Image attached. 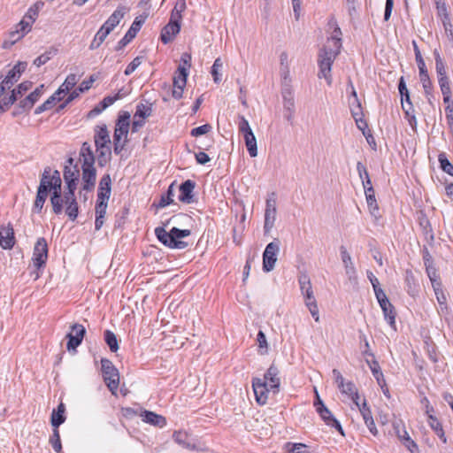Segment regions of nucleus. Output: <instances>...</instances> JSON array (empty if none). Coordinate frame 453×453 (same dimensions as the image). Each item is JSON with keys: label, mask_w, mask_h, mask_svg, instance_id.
Masks as SVG:
<instances>
[{"label": "nucleus", "mask_w": 453, "mask_h": 453, "mask_svg": "<svg viewBox=\"0 0 453 453\" xmlns=\"http://www.w3.org/2000/svg\"><path fill=\"white\" fill-rule=\"evenodd\" d=\"M279 375V368L274 364H272L265 373L264 379L254 378L252 380V388L258 404L264 405L267 403L269 393L267 383L270 384V388L273 393L279 392L280 385Z\"/></svg>", "instance_id": "f257e3e1"}, {"label": "nucleus", "mask_w": 453, "mask_h": 453, "mask_svg": "<svg viewBox=\"0 0 453 453\" xmlns=\"http://www.w3.org/2000/svg\"><path fill=\"white\" fill-rule=\"evenodd\" d=\"M44 187V191L51 192L50 203L55 214L61 213V187L62 180L60 173L58 170L52 171L50 166H46L41 176L38 188Z\"/></svg>", "instance_id": "f03ea898"}, {"label": "nucleus", "mask_w": 453, "mask_h": 453, "mask_svg": "<svg viewBox=\"0 0 453 453\" xmlns=\"http://www.w3.org/2000/svg\"><path fill=\"white\" fill-rule=\"evenodd\" d=\"M169 223L170 220H167L164 223V226H157L155 228V235L157 240L170 249L183 250L187 248L188 242L181 241L180 239L189 236L191 234L190 230L173 227L170 232H166L165 226Z\"/></svg>", "instance_id": "7ed1b4c3"}, {"label": "nucleus", "mask_w": 453, "mask_h": 453, "mask_svg": "<svg viewBox=\"0 0 453 453\" xmlns=\"http://www.w3.org/2000/svg\"><path fill=\"white\" fill-rule=\"evenodd\" d=\"M333 42L334 48L325 46L324 49L319 52L318 60L319 65V78H325L328 85H331L332 83V65L337 55L340 53L342 47V42H340L339 40L334 38Z\"/></svg>", "instance_id": "20e7f679"}, {"label": "nucleus", "mask_w": 453, "mask_h": 453, "mask_svg": "<svg viewBox=\"0 0 453 453\" xmlns=\"http://www.w3.org/2000/svg\"><path fill=\"white\" fill-rule=\"evenodd\" d=\"M298 282L301 292L304 296L305 305L309 309L312 318L318 322L319 320V308L313 295L310 277L306 273H301L298 277Z\"/></svg>", "instance_id": "39448f33"}, {"label": "nucleus", "mask_w": 453, "mask_h": 453, "mask_svg": "<svg viewBox=\"0 0 453 453\" xmlns=\"http://www.w3.org/2000/svg\"><path fill=\"white\" fill-rule=\"evenodd\" d=\"M129 118L130 115L125 112L119 116L115 126L113 134L114 152L119 154L124 149L129 129Z\"/></svg>", "instance_id": "423d86ee"}, {"label": "nucleus", "mask_w": 453, "mask_h": 453, "mask_svg": "<svg viewBox=\"0 0 453 453\" xmlns=\"http://www.w3.org/2000/svg\"><path fill=\"white\" fill-rule=\"evenodd\" d=\"M48 259V244L46 240L43 237H41L37 240L34 247L33 252V266L35 268L32 274H35V280H37L41 273L40 269L45 266L46 261Z\"/></svg>", "instance_id": "0eeeda50"}, {"label": "nucleus", "mask_w": 453, "mask_h": 453, "mask_svg": "<svg viewBox=\"0 0 453 453\" xmlns=\"http://www.w3.org/2000/svg\"><path fill=\"white\" fill-rule=\"evenodd\" d=\"M101 365L104 380L110 391L115 395L119 383V372L109 359L103 358Z\"/></svg>", "instance_id": "6e6552de"}, {"label": "nucleus", "mask_w": 453, "mask_h": 453, "mask_svg": "<svg viewBox=\"0 0 453 453\" xmlns=\"http://www.w3.org/2000/svg\"><path fill=\"white\" fill-rule=\"evenodd\" d=\"M332 372L334 381L337 384V387L340 389V391L342 394L347 395L349 398H350L356 405H359V395L357 388L355 386V384L351 381L345 382L344 378L342 377L339 370L334 369Z\"/></svg>", "instance_id": "1a4fd4ad"}, {"label": "nucleus", "mask_w": 453, "mask_h": 453, "mask_svg": "<svg viewBox=\"0 0 453 453\" xmlns=\"http://www.w3.org/2000/svg\"><path fill=\"white\" fill-rule=\"evenodd\" d=\"M413 50H414L416 62H417L418 71H419V78H420V81L422 83V87L424 88V92H425V94L430 95V92L433 89L432 82L429 78L425 61L421 56L420 50H419L415 41H413Z\"/></svg>", "instance_id": "9d476101"}, {"label": "nucleus", "mask_w": 453, "mask_h": 453, "mask_svg": "<svg viewBox=\"0 0 453 453\" xmlns=\"http://www.w3.org/2000/svg\"><path fill=\"white\" fill-rule=\"evenodd\" d=\"M86 334V328L81 324H73L71 326V332L66 334L67 344L66 349L69 352L76 353L77 348L81 344Z\"/></svg>", "instance_id": "9b49d317"}, {"label": "nucleus", "mask_w": 453, "mask_h": 453, "mask_svg": "<svg viewBox=\"0 0 453 453\" xmlns=\"http://www.w3.org/2000/svg\"><path fill=\"white\" fill-rule=\"evenodd\" d=\"M280 251V241L274 240L273 242L267 244L263 253V270L269 273L273 270L276 261L277 255Z\"/></svg>", "instance_id": "f8f14e48"}, {"label": "nucleus", "mask_w": 453, "mask_h": 453, "mask_svg": "<svg viewBox=\"0 0 453 453\" xmlns=\"http://www.w3.org/2000/svg\"><path fill=\"white\" fill-rule=\"evenodd\" d=\"M146 17H136L131 25L130 28L127 30L123 38L118 42L115 50H120L124 47H126L135 36L136 34L140 31L142 24L145 21Z\"/></svg>", "instance_id": "ddd939ff"}, {"label": "nucleus", "mask_w": 453, "mask_h": 453, "mask_svg": "<svg viewBox=\"0 0 453 453\" xmlns=\"http://www.w3.org/2000/svg\"><path fill=\"white\" fill-rule=\"evenodd\" d=\"M35 21V20L34 18L25 14L23 19L18 24V27H20V30H12L9 34L12 43H14L15 42L24 37L25 35L31 30L32 25Z\"/></svg>", "instance_id": "4468645a"}, {"label": "nucleus", "mask_w": 453, "mask_h": 453, "mask_svg": "<svg viewBox=\"0 0 453 453\" xmlns=\"http://www.w3.org/2000/svg\"><path fill=\"white\" fill-rule=\"evenodd\" d=\"M340 253L342 261L344 265L345 273L349 277V280L353 282L354 285H357V270L352 262L351 257L344 246L340 247Z\"/></svg>", "instance_id": "2eb2a0df"}, {"label": "nucleus", "mask_w": 453, "mask_h": 453, "mask_svg": "<svg viewBox=\"0 0 453 453\" xmlns=\"http://www.w3.org/2000/svg\"><path fill=\"white\" fill-rule=\"evenodd\" d=\"M63 175L66 186L77 187L80 170L77 165H73V159L72 157L67 159V165H65Z\"/></svg>", "instance_id": "dca6fc26"}, {"label": "nucleus", "mask_w": 453, "mask_h": 453, "mask_svg": "<svg viewBox=\"0 0 453 453\" xmlns=\"http://www.w3.org/2000/svg\"><path fill=\"white\" fill-rule=\"evenodd\" d=\"M82 169V181L83 190L92 191L96 185V170L94 167V164L81 165Z\"/></svg>", "instance_id": "f3484780"}, {"label": "nucleus", "mask_w": 453, "mask_h": 453, "mask_svg": "<svg viewBox=\"0 0 453 453\" xmlns=\"http://www.w3.org/2000/svg\"><path fill=\"white\" fill-rule=\"evenodd\" d=\"M127 9L125 6H119L113 13L108 18L104 24L101 27L105 32L110 34L115 27L119 25L120 20L124 18Z\"/></svg>", "instance_id": "a211bd4d"}, {"label": "nucleus", "mask_w": 453, "mask_h": 453, "mask_svg": "<svg viewBox=\"0 0 453 453\" xmlns=\"http://www.w3.org/2000/svg\"><path fill=\"white\" fill-rule=\"evenodd\" d=\"M15 244L14 231L11 224L0 227V246L4 250L12 249Z\"/></svg>", "instance_id": "6ab92c4d"}, {"label": "nucleus", "mask_w": 453, "mask_h": 453, "mask_svg": "<svg viewBox=\"0 0 453 453\" xmlns=\"http://www.w3.org/2000/svg\"><path fill=\"white\" fill-rule=\"evenodd\" d=\"M317 411L327 426L334 427L342 435H344V432L340 422L334 417L332 412L324 405V403H321V406L317 407Z\"/></svg>", "instance_id": "aec40b11"}, {"label": "nucleus", "mask_w": 453, "mask_h": 453, "mask_svg": "<svg viewBox=\"0 0 453 453\" xmlns=\"http://www.w3.org/2000/svg\"><path fill=\"white\" fill-rule=\"evenodd\" d=\"M196 183L191 180H187L180 186L179 200L184 203H191L193 202V191Z\"/></svg>", "instance_id": "412c9836"}, {"label": "nucleus", "mask_w": 453, "mask_h": 453, "mask_svg": "<svg viewBox=\"0 0 453 453\" xmlns=\"http://www.w3.org/2000/svg\"><path fill=\"white\" fill-rule=\"evenodd\" d=\"M180 24L168 22V24H166L161 31L160 39L163 42V43L167 44L170 42H172L174 39V37L180 33Z\"/></svg>", "instance_id": "4be33fe9"}, {"label": "nucleus", "mask_w": 453, "mask_h": 453, "mask_svg": "<svg viewBox=\"0 0 453 453\" xmlns=\"http://www.w3.org/2000/svg\"><path fill=\"white\" fill-rule=\"evenodd\" d=\"M44 85L42 84L37 87L32 93H30L25 99L19 102V107L23 111L30 110L34 104L39 100L43 93Z\"/></svg>", "instance_id": "5701e85b"}, {"label": "nucleus", "mask_w": 453, "mask_h": 453, "mask_svg": "<svg viewBox=\"0 0 453 453\" xmlns=\"http://www.w3.org/2000/svg\"><path fill=\"white\" fill-rule=\"evenodd\" d=\"M26 62H19L8 72L7 75L4 79L8 88H10L18 81L20 74L26 70Z\"/></svg>", "instance_id": "b1692460"}, {"label": "nucleus", "mask_w": 453, "mask_h": 453, "mask_svg": "<svg viewBox=\"0 0 453 453\" xmlns=\"http://www.w3.org/2000/svg\"><path fill=\"white\" fill-rule=\"evenodd\" d=\"M111 179L110 174H104L100 181L97 192V197L102 200H109L111 191Z\"/></svg>", "instance_id": "393cba45"}, {"label": "nucleus", "mask_w": 453, "mask_h": 453, "mask_svg": "<svg viewBox=\"0 0 453 453\" xmlns=\"http://www.w3.org/2000/svg\"><path fill=\"white\" fill-rule=\"evenodd\" d=\"M94 138L96 148H105V145L111 144L110 134L105 125L97 127Z\"/></svg>", "instance_id": "a878e982"}, {"label": "nucleus", "mask_w": 453, "mask_h": 453, "mask_svg": "<svg viewBox=\"0 0 453 453\" xmlns=\"http://www.w3.org/2000/svg\"><path fill=\"white\" fill-rule=\"evenodd\" d=\"M394 428L395 430V433L398 436V438L403 441L404 445L411 453H417L418 451V446L417 444L410 438L409 434L404 430H400V425L395 424Z\"/></svg>", "instance_id": "bb28decb"}, {"label": "nucleus", "mask_w": 453, "mask_h": 453, "mask_svg": "<svg viewBox=\"0 0 453 453\" xmlns=\"http://www.w3.org/2000/svg\"><path fill=\"white\" fill-rule=\"evenodd\" d=\"M65 406L63 403H60L57 410H53L50 418V423L53 427L58 428L61 424L65 421Z\"/></svg>", "instance_id": "cd10ccee"}, {"label": "nucleus", "mask_w": 453, "mask_h": 453, "mask_svg": "<svg viewBox=\"0 0 453 453\" xmlns=\"http://www.w3.org/2000/svg\"><path fill=\"white\" fill-rule=\"evenodd\" d=\"M280 73L281 81H291L288 65V55L286 51L281 52L280 55Z\"/></svg>", "instance_id": "c85d7f7f"}, {"label": "nucleus", "mask_w": 453, "mask_h": 453, "mask_svg": "<svg viewBox=\"0 0 453 453\" xmlns=\"http://www.w3.org/2000/svg\"><path fill=\"white\" fill-rule=\"evenodd\" d=\"M142 417L144 422L159 427H163L166 424L165 418L152 411H145Z\"/></svg>", "instance_id": "c756f323"}, {"label": "nucleus", "mask_w": 453, "mask_h": 453, "mask_svg": "<svg viewBox=\"0 0 453 453\" xmlns=\"http://www.w3.org/2000/svg\"><path fill=\"white\" fill-rule=\"evenodd\" d=\"M245 145L247 147L248 152L251 157H255L257 156V139L253 133V131L243 134Z\"/></svg>", "instance_id": "7c9ffc66"}, {"label": "nucleus", "mask_w": 453, "mask_h": 453, "mask_svg": "<svg viewBox=\"0 0 453 453\" xmlns=\"http://www.w3.org/2000/svg\"><path fill=\"white\" fill-rule=\"evenodd\" d=\"M428 424L430 427L434 431L437 436L442 441L443 443L447 442L442 426L441 422L433 414L428 415Z\"/></svg>", "instance_id": "2f4dec72"}, {"label": "nucleus", "mask_w": 453, "mask_h": 453, "mask_svg": "<svg viewBox=\"0 0 453 453\" xmlns=\"http://www.w3.org/2000/svg\"><path fill=\"white\" fill-rule=\"evenodd\" d=\"M50 192L44 191V187L38 188L35 201L33 207V211L40 213L43 208L44 203Z\"/></svg>", "instance_id": "473e14b6"}, {"label": "nucleus", "mask_w": 453, "mask_h": 453, "mask_svg": "<svg viewBox=\"0 0 453 453\" xmlns=\"http://www.w3.org/2000/svg\"><path fill=\"white\" fill-rule=\"evenodd\" d=\"M405 283L408 294L414 296L418 293V284L411 270L405 271Z\"/></svg>", "instance_id": "72a5a7b5"}, {"label": "nucleus", "mask_w": 453, "mask_h": 453, "mask_svg": "<svg viewBox=\"0 0 453 453\" xmlns=\"http://www.w3.org/2000/svg\"><path fill=\"white\" fill-rule=\"evenodd\" d=\"M77 82H78L77 75L74 73H70L69 75H67V77L65 78L63 84L57 90V94L68 93L74 88V86L76 85Z\"/></svg>", "instance_id": "f704fd0d"}, {"label": "nucleus", "mask_w": 453, "mask_h": 453, "mask_svg": "<svg viewBox=\"0 0 453 453\" xmlns=\"http://www.w3.org/2000/svg\"><path fill=\"white\" fill-rule=\"evenodd\" d=\"M61 95L62 94H57V91H56L42 104L36 107V109L35 110V114L38 115L47 110L51 109L53 107V105L56 104V102L61 100V98H62Z\"/></svg>", "instance_id": "c9c22d12"}, {"label": "nucleus", "mask_w": 453, "mask_h": 453, "mask_svg": "<svg viewBox=\"0 0 453 453\" xmlns=\"http://www.w3.org/2000/svg\"><path fill=\"white\" fill-rule=\"evenodd\" d=\"M432 287L434 288L437 302L439 303L440 310L442 312L444 310L447 311L448 310L447 297L441 288V283H434V285H432Z\"/></svg>", "instance_id": "e433bc0d"}, {"label": "nucleus", "mask_w": 453, "mask_h": 453, "mask_svg": "<svg viewBox=\"0 0 453 453\" xmlns=\"http://www.w3.org/2000/svg\"><path fill=\"white\" fill-rule=\"evenodd\" d=\"M366 363L369 365V367L372 371V373L374 376V378L376 379L378 384L382 387V383L383 384L385 383L384 375L381 372V369H380V366L378 361L375 360L374 358L372 361L366 359Z\"/></svg>", "instance_id": "4c0bfd02"}, {"label": "nucleus", "mask_w": 453, "mask_h": 453, "mask_svg": "<svg viewBox=\"0 0 453 453\" xmlns=\"http://www.w3.org/2000/svg\"><path fill=\"white\" fill-rule=\"evenodd\" d=\"M81 157L83 159L82 164L90 165L95 164V157L93 151L90 148V145L88 142H84L81 149Z\"/></svg>", "instance_id": "58836bf2"}, {"label": "nucleus", "mask_w": 453, "mask_h": 453, "mask_svg": "<svg viewBox=\"0 0 453 453\" xmlns=\"http://www.w3.org/2000/svg\"><path fill=\"white\" fill-rule=\"evenodd\" d=\"M76 188H77V187H75V186H70V187L66 186V189L64 191L63 196L61 195V202H60L61 212L63 211L64 204L76 201V197H75V194H74Z\"/></svg>", "instance_id": "ea45409f"}, {"label": "nucleus", "mask_w": 453, "mask_h": 453, "mask_svg": "<svg viewBox=\"0 0 453 453\" xmlns=\"http://www.w3.org/2000/svg\"><path fill=\"white\" fill-rule=\"evenodd\" d=\"M152 113V107L150 104H139L136 106V111L134 115V119H145Z\"/></svg>", "instance_id": "a19ab883"}, {"label": "nucleus", "mask_w": 453, "mask_h": 453, "mask_svg": "<svg viewBox=\"0 0 453 453\" xmlns=\"http://www.w3.org/2000/svg\"><path fill=\"white\" fill-rule=\"evenodd\" d=\"M383 311L385 319L388 320L390 326L395 328V311L394 306L389 302L388 305L380 306Z\"/></svg>", "instance_id": "79ce46f5"}, {"label": "nucleus", "mask_w": 453, "mask_h": 453, "mask_svg": "<svg viewBox=\"0 0 453 453\" xmlns=\"http://www.w3.org/2000/svg\"><path fill=\"white\" fill-rule=\"evenodd\" d=\"M434 56L435 60V69L436 73L438 75V79H440L441 77H447L445 64L437 50H434Z\"/></svg>", "instance_id": "37998d69"}, {"label": "nucleus", "mask_w": 453, "mask_h": 453, "mask_svg": "<svg viewBox=\"0 0 453 453\" xmlns=\"http://www.w3.org/2000/svg\"><path fill=\"white\" fill-rule=\"evenodd\" d=\"M277 211H265V224H264V231L265 234H269L274 226V222L276 220Z\"/></svg>", "instance_id": "c03bdc74"}, {"label": "nucleus", "mask_w": 453, "mask_h": 453, "mask_svg": "<svg viewBox=\"0 0 453 453\" xmlns=\"http://www.w3.org/2000/svg\"><path fill=\"white\" fill-rule=\"evenodd\" d=\"M104 341L111 352H116L119 349V342L113 332L110 330L104 331Z\"/></svg>", "instance_id": "a18cd8bd"}, {"label": "nucleus", "mask_w": 453, "mask_h": 453, "mask_svg": "<svg viewBox=\"0 0 453 453\" xmlns=\"http://www.w3.org/2000/svg\"><path fill=\"white\" fill-rule=\"evenodd\" d=\"M357 170L359 176H362V173L365 175V180L362 182L365 193L370 188H372V181L368 173V171L365 165H363L361 162H357Z\"/></svg>", "instance_id": "49530a36"}, {"label": "nucleus", "mask_w": 453, "mask_h": 453, "mask_svg": "<svg viewBox=\"0 0 453 453\" xmlns=\"http://www.w3.org/2000/svg\"><path fill=\"white\" fill-rule=\"evenodd\" d=\"M174 196L173 183L171 184L167 189V192L161 196V199L157 204L158 208H164L173 203V197Z\"/></svg>", "instance_id": "de8ad7c7"}, {"label": "nucleus", "mask_w": 453, "mask_h": 453, "mask_svg": "<svg viewBox=\"0 0 453 453\" xmlns=\"http://www.w3.org/2000/svg\"><path fill=\"white\" fill-rule=\"evenodd\" d=\"M288 453H310L309 447L303 443L288 442L285 445Z\"/></svg>", "instance_id": "09e8293b"}, {"label": "nucleus", "mask_w": 453, "mask_h": 453, "mask_svg": "<svg viewBox=\"0 0 453 453\" xmlns=\"http://www.w3.org/2000/svg\"><path fill=\"white\" fill-rule=\"evenodd\" d=\"M173 438L176 443L183 448L189 449L190 443L188 441V435L186 432L175 431L173 434Z\"/></svg>", "instance_id": "8fccbe9b"}, {"label": "nucleus", "mask_w": 453, "mask_h": 453, "mask_svg": "<svg viewBox=\"0 0 453 453\" xmlns=\"http://www.w3.org/2000/svg\"><path fill=\"white\" fill-rule=\"evenodd\" d=\"M403 111L404 112L405 119H407L409 125L411 127L413 131H417V119L415 116V110L411 109V107H406L403 105Z\"/></svg>", "instance_id": "3c124183"}, {"label": "nucleus", "mask_w": 453, "mask_h": 453, "mask_svg": "<svg viewBox=\"0 0 453 453\" xmlns=\"http://www.w3.org/2000/svg\"><path fill=\"white\" fill-rule=\"evenodd\" d=\"M438 161L441 170L453 176V165L449 161L444 152L439 154Z\"/></svg>", "instance_id": "603ef678"}, {"label": "nucleus", "mask_w": 453, "mask_h": 453, "mask_svg": "<svg viewBox=\"0 0 453 453\" xmlns=\"http://www.w3.org/2000/svg\"><path fill=\"white\" fill-rule=\"evenodd\" d=\"M365 198L367 202V205L371 211L372 213H373L375 211L379 210L378 203L375 198V191L373 188H370L368 189V192L365 193Z\"/></svg>", "instance_id": "864d4df0"}, {"label": "nucleus", "mask_w": 453, "mask_h": 453, "mask_svg": "<svg viewBox=\"0 0 453 453\" xmlns=\"http://www.w3.org/2000/svg\"><path fill=\"white\" fill-rule=\"evenodd\" d=\"M108 35L109 34L107 32H105L103 28L100 27V29L96 34L94 40L90 43L89 49H97L103 43V42L105 40Z\"/></svg>", "instance_id": "5fc2aeb1"}, {"label": "nucleus", "mask_w": 453, "mask_h": 453, "mask_svg": "<svg viewBox=\"0 0 453 453\" xmlns=\"http://www.w3.org/2000/svg\"><path fill=\"white\" fill-rule=\"evenodd\" d=\"M50 443L56 452L61 451L62 444H61L58 428L53 427V434L50 438Z\"/></svg>", "instance_id": "6e6d98bb"}, {"label": "nucleus", "mask_w": 453, "mask_h": 453, "mask_svg": "<svg viewBox=\"0 0 453 453\" xmlns=\"http://www.w3.org/2000/svg\"><path fill=\"white\" fill-rule=\"evenodd\" d=\"M283 106L285 110V118L288 121L292 120L295 112V99L283 100Z\"/></svg>", "instance_id": "4d7b16f0"}, {"label": "nucleus", "mask_w": 453, "mask_h": 453, "mask_svg": "<svg viewBox=\"0 0 453 453\" xmlns=\"http://www.w3.org/2000/svg\"><path fill=\"white\" fill-rule=\"evenodd\" d=\"M291 81H281V96L283 100H294Z\"/></svg>", "instance_id": "13d9d810"}, {"label": "nucleus", "mask_w": 453, "mask_h": 453, "mask_svg": "<svg viewBox=\"0 0 453 453\" xmlns=\"http://www.w3.org/2000/svg\"><path fill=\"white\" fill-rule=\"evenodd\" d=\"M350 112L352 117L354 118L357 127L362 128V127L359 125V121L363 122V111H362V106L361 104H357L354 106L349 107Z\"/></svg>", "instance_id": "bf43d9fd"}, {"label": "nucleus", "mask_w": 453, "mask_h": 453, "mask_svg": "<svg viewBox=\"0 0 453 453\" xmlns=\"http://www.w3.org/2000/svg\"><path fill=\"white\" fill-rule=\"evenodd\" d=\"M426 271L432 285H434V283H441L437 271L432 264L426 262Z\"/></svg>", "instance_id": "052dcab7"}, {"label": "nucleus", "mask_w": 453, "mask_h": 453, "mask_svg": "<svg viewBox=\"0 0 453 453\" xmlns=\"http://www.w3.org/2000/svg\"><path fill=\"white\" fill-rule=\"evenodd\" d=\"M121 89L114 96H107L103 101L100 103L102 109H106L107 107L113 104L117 100L122 98L123 95L120 94Z\"/></svg>", "instance_id": "680f3d73"}, {"label": "nucleus", "mask_w": 453, "mask_h": 453, "mask_svg": "<svg viewBox=\"0 0 453 453\" xmlns=\"http://www.w3.org/2000/svg\"><path fill=\"white\" fill-rule=\"evenodd\" d=\"M66 205V210H65V213L67 214V216L69 217V219L71 220H75L77 216H78V203H77V201L75 202H73V203H65Z\"/></svg>", "instance_id": "e2e57ef3"}, {"label": "nucleus", "mask_w": 453, "mask_h": 453, "mask_svg": "<svg viewBox=\"0 0 453 453\" xmlns=\"http://www.w3.org/2000/svg\"><path fill=\"white\" fill-rule=\"evenodd\" d=\"M222 65H223V64L219 58H216L212 65L211 75L216 83H219L220 81L219 71L222 67Z\"/></svg>", "instance_id": "0e129e2a"}, {"label": "nucleus", "mask_w": 453, "mask_h": 453, "mask_svg": "<svg viewBox=\"0 0 453 453\" xmlns=\"http://www.w3.org/2000/svg\"><path fill=\"white\" fill-rule=\"evenodd\" d=\"M436 10H437V16L441 19L446 18L449 15L448 12V7L445 2L441 0H437V3H435Z\"/></svg>", "instance_id": "69168bd1"}, {"label": "nucleus", "mask_w": 453, "mask_h": 453, "mask_svg": "<svg viewBox=\"0 0 453 453\" xmlns=\"http://www.w3.org/2000/svg\"><path fill=\"white\" fill-rule=\"evenodd\" d=\"M17 99V96L12 91V94L9 97H4L0 101V109L2 111H6L12 104L16 102Z\"/></svg>", "instance_id": "338daca9"}, {"label": "nucleus", "mask_w": 453, "mask_h": 453, "mask_svg": "<svg viewBox=\"0 0 453 453\" xmlns=\"http://www.w3.org/2000/svg\"><path fill=\"white\" fill-rule=\"evenodd\" d=\"M445 111H446V119H447V124H448V127L449 129V133L453 136V106L446 105Z\"/></svg>", "instance_id": "774afa93"}]
</instances>
